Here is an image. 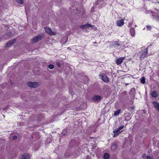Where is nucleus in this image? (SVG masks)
<instances>
[{
	"label": "nucleus",
	"mask_w": 159,
	"mask_h": 159,
	"mask_svg": "<svg viewBox=\"0 0 159 159\" xmlns=\"http://www.w3.org/2000/svg\"><path fill=\"white\" fill-rule=\"evenodd\" d=\"M148 51L147 48H146L145 49L144 52L139 53L137 55L138 57H139L141 60L143 59L147 54Z\"/></svg>",
	"instance_id": "1"
},
{
	"label": "nucleus",
	"mask_w": 159,
	"mask_h": 159,
	"mask_svg": "<svg viewBox=\"0 0 159 159\" xmlns=\"http://www.w3.org/2000/svg\"><path fill=\"white\" fill-rule=\"evenodd\" d=\"M99 78L102 79L103 81L106 83H108L109 81V80L107 76L105 74L100 73L99 75Z\"/></svg>",
	"instance_id": "2"
},
{
	"label": "nucleus",
	"mask_w": 159,
	"mask_h": 159,
	"mask_svg": "<svg viewBox=\"0 0 159 159\" xmlns=\"http://www.w3.org/2000/svg\"><path fill=\"white\" fill-rule=\"evenodd\" d=\"M27 85L31 88H36L39 86V84L37 82H29L27 83Z\"/></svg>",
	"instance_id": "3"
},
{
	"label": "nucleus",
	"mask_w": 159,
	"mask_h": 159,
	"mask_svg": "<svg viewBox=\"0 0 159 159\" xmlns=\"http://www.w3.org/2000/svg\"><path fill=\"white\" fill-rule=\"evenodd\" d=\"M112 47L117 49H120L121 48V43L120 42H114L111 44Z\"/></svg>",
	"instance_id": "4"
},
{
	"label": "nucleus",
	"mask_w": 159,
	"mask_h": 159,
	"mask_svg": "<svg viewBox=\"0 0 159 159\" xmlns=\"http://www.w3.org/2000/svg\"><path fill=\"white\" fill-rule=\"evenodd\" d=\"M44 29L46 32L50 35H55L56 34V33L55 32L52 31L51 29L49 27H45Z\"/></svg>",
	"instance_id": "5"
},
{
	"label": "nucleus",
	"mask_w": 159,
	"mask_h": 159,
	"mask_svg": "<svg viewBox=\"0 0 159 159\" xmlns=\"http://www.w3.org/2000/svg\"><path fill=\"white\" fill-rule=\"evenodd\" d=\"M102 98L100 96L98 95H95L93 97L92 100L93 101L98 102L100 101Z\"/></svg>",
	"instance_id": "6"
},
{
	"label": "nucleus",
	"mask_w": 159,
	"mask_h": 159,
	"mask_svg": "<svg viewBox=\"0 0 159 159\" xmlns=\"http://www.w3.org/2000/svg\"><path fill=\"white\" fill-rule=\"evenodd\" d=\"M42 36L41 35H38L37 36L34 37L32 40V42L33 43H34L40 40L41 39Z\"/></svg>",
	"instance_id": "7"
},
{
	"label": "nucleus",
	"mask_w": 159,
	"mask_h": 159,
	"mask_svg": "<svg viewBox=\"0 0 159 159\" xmlns=\"http://www.w3.org/2000/svg\"><path fill=\"white\" fill-rule=\"evenodd\" d=\"M125 120L127 121L129 120L131 118L130 114L129 113H125L124 114Z\"/></svg>",
	"instance_id": "8"
},
{
	"label": "nucleus",
	"mask_w": 159,
	"mask_h": 159,
	"mask_svg": "<svg viewBox=\"0 0 159 159\" xmlns=\"http://www.w3.org/2000/svg\"><path fill=\"white\" fill-rule=\"evenodd\" d=\"M122 131L119 130L118 128L114 129L113 131V132L114 133V136L115 137H116L119 134H120Z\"/></svg>",
	"instance_id": "9"
},
{
	"label": "nucleus",
	"mask_w": 159,
	"mask_h": 159,
	"mask_svg": "<svg viewBox=\"0 0 159 159\" xmlns=\"http://www.w3.org/2000/svg\"><path fill=\"white\" fill-rule=\"evenodd\" d=\"M118 145L116 143L112 144L111 147V149L112 151H114L118 148Z\"/></svg>",
	"instance_id": "10"
},
{
	"label": "nucleus",
	"mask_w": 159,
	"mask_h": 159,
	"mask_svg": "<svg viewBox=\"0 0 159 159\" xmlns=\"http://www.w3.org/2000/svg\"><path fill=\"white\" fill-rule=\"evenodd\" d=\"M80 27L82 29H84L89 28H91L92 25L89 24H87L84 25H81L80 26Z\"/></svg>",
	"instance_id": "11"
},
{
	"label": "nucleus",
	"mask_w": 159,
	"mask_h": 159,
	"mask_svg": "<svg viewBox=\"0 0 159 159\" xmlns=\"http://www.w3.org/2000/svg\"><path fill=\"white\" fill-rule=\"evenodd\" d=\"M16 41V39H13L8 42L6 44V47H9L11 46Z\"/></svg>",
	"instance_id": "12"
},
{
	"label": "nucleus",
	"mask_w": 159,
	"mask_h": 159,
	"mask_svg": "<svg viewBox=\"0 0 159 159\" xmlns=\"http://www.w3.org/2000/svg\"><path fill=\"white\" fill-rule=\"evenodd\" d=\"M124 59V57H120L118 59H117L116 60V63L118 65L120 64Z\"/></svg>",
	"instance_id": "13"
},
{
	"label": "nucleus",
	"mask_w": 159,
	"mask_h": 159,
	"mask_svg": "<svg viewBox=\"0 0 159 159\" xmlns=\"http://www.w3.org/2000/svg\"><path fill=\"white\" fill-rule=\"evenodd\" d=\"M124 19H123L122 20H118L116 21V24L118 26H121L124 25Z\"/></svg>",
	"instance_id": "14"
},
{
	"label": "nucleus",
	"mask_w": 159,
	"mask_h": 159,
	"mask_svg": "<svg viewBox=\"0 0 159 159\" xmlns=\"http://www.w3.org/2000/svg\"><path fill=\"white\" fill-rule=\"evenodd\" d=\"M152 104L156 108L157 111H159V103L157 102L154 101L152 103Z\"/></svg>",
	"instance_id": "15"
},
{
	"label": "nucleus",
	"mask_w": 159,
	"mask_h": 159,
	"mask_svg": "<svg viewBox=\"0 0 159 159\" xmlns=\"http://www.w3.org/2000/svg\"><path fill=\"white\" fill-rule=\"evenodd\" d=\"M130 32L132 36H134L135 34V30L132 27L130 29Z\"/></svg>",
	"instance_id": "16"
},
{
	"label": "nucleus",
	"mask_w": 159,
	"mask_h": 159,
	"mask_svg": "<svg viewBox=\"0 0 159 159\" xmlns=\"http://www.w3.org/2000/svg\"><path fill=\"white\" fill-rule=\"evenodd\" d=\"M21 159H30V157L28 154H23L21 156Z\"/></svg>",
	"instance_id": "17"
},
{
	"label": "nucleus",
	"mask_w": 159,
	"mask_h": 159,
	"mask_svg": "<svg viewBox=\"0 0 159 159\" xmlns=\"http://www.w3.org/2000/svg\"><path fill=\"white\" fill-rule=\"evenodd\" d=\"M151 95L152 97L156 98L157 96V94L156 92L155 91H154L152 93Z\"/></svg>",
	"instance_id": "18"
},
{
	"label": "nucleus",
	"mask_w": 159,
	"mask_h": 159,
	"mask_svg": "<svg viewBox=\"0 0 159 159\" xmlns=\"http://www.w3.org/2000/svg\"><path fill=\"white\" fill-rule=\"evenodd\" d=\"M109 157V155L108 153H106L104 154L103 157L105 159H108Z\"/></svg>",
	"instance_id": "19"
},
{
	"label": "nucleus",
	"mask_w": 159,
	"mask_h": 159,
	"mask_svg": "<svg viewBox=\"0 0 159 159\" xmlns=\"http://www.w3.org/2000/svg\"><path fill=\"white\" fill-rule=\"evenodd\" d=\"M152 16H153V19L155 20H156L158 21H159V16L156 15H152Z\"/></svg>",
	"instance_id": "20"
},
{
	"label": "nucleus",
	"mask_w": 159,
	"mask_h": 159,
	"mask_svg": "<svg viewBox=\"0 0 159 159\" xmlns=\"http://www.w3.org/2000/svg\"><path fill=\"white\" fill-rule=\"evenodd\" d=\"M120 112V110L119 109L116 111H115L114 112V115L115 116H117L118 115Z\"/></svg>",
	"instance_id": "21"
},
{
	"label": "nucleus",
	"mask_w": 159,
	"mask_h": 159,
	"mask_svg": "<svg viewBox=\"0 0 159 159\" xmlns=\"http://www.w3.org/2000/svg\"><path fill=\"white\" fill-rule=\"evenodd\" d=\"M141 82L142 84H144L145 83V78L144 77H143L141 78Z\"/></svg>",
	"instance_id": "22"
},
{
	"label": "nucleus",
	"mask_w": 159,
	"mask_h": 159,
	"mask_svg": "<svg viewBox=\"0 0 159 159\" xmlns=\"http://www.w3.org/2000/svg\"><path fill=\"white\" fill-rule=\"evenodd\" d=\"M16 2L20 4H23L24 2L23 0H16Z\"/></svg>",
	"instance_id": "23"
},
{
	"label": "nucleus",
	"mask_w": 159,
	"mask_h": 159,
	"mask_svg": "<svg viewBox=\"0 0 159 159\" xmlns=\"http://www.w3.org/2000/svg\"><path fill=\"white\" fill-rule=\"evenodd\" d=\"M54 67L53 65L52 64L49 65L48 66V68L50 69H52Z\"/></svg>",
	"instance_id": "24"
},
{
	"label": "nucleus",
	"mask_w": 159,
	"mask_h": 159,
	"mask_svg": "<svg viewBox=\"0 0 159 159\" xmlns=\"http://www.w3.org/2000/svg\"><path fill=\"white\" fill-rule=\"evenodd\" d=\"M146 28L147 29L150 30L152 28V27L150 25H147L146 26Z\"/></svg>",
	"instance_id": "25"
},
{
	"label": "nucleus",
	"mask_w": 159,
	"mask_h": 159,
	"mask_svg": "<svg viewBox=\"0 0 159 159\" xmlns=\"http://www.w3.org/2000/svg\"><path fill=\"white\" fill-rule=\"evenodd\" d=\"M146 158L147 159H152V157L150 156H147L146 157Z\"/></svg>",
	"instance_id": "26"
},
{
	"label": "nucleus",
	"mask_w": 159,
	"mask_h": 159,
	"mask_svg": "<svg viewBox=\"0 0 159 159\" xmlns=\"http://www.w3.org/2000/svg\"><path fill=\"white\" fill-rule=\"evenodd\" d=\"M56 65L58 67H60L61 66V64L59 62H57L56 63Z\"/></svg>",
	"instance_id": "27"
},
{
	"label": "nucleus",
	"mask_w": 159,
	"mask_h": 159,
	"mask_svg": "<svg viewBox=\"0 0 159 159\" xmlns=\"http://www.w3.org/2000/svg\"><path fill=\"white\" fill-rule=\"evenodd\" d=\"M124 127V125H121V126H120L118 128V129L120 130L121 129L123 128Z\"/></svg>",
	"instance_id": "28"
},
{
	"label": "nucleus",
	"mask_w": 159,
	"mask_h": 159,
	"mask_svg": "<svg viewBox=\"0 0 159 159\" xmlns=\"http://www.w3.org/2000/svg\"><path fill=\"white\" fill-rule=\"evenodd\" d=\"M132 24V23L131 22H129V24H128V26L129 27H130L131 26V25Z\"/></svg>",
	"instance_id": "29"
},
{
	"label": "nucleus",
	"mask_w": 159,
	"mask_h": 159,
	"mask_svg": "<svg viewBox=\"0 0 159 159\" xmlns=\"http://www.w3.org/2000/svg\"><path fill=\"white\" fill-rule=\"evenodd\" d=\"M11 33L10 32H8L7 34V35L9 36H11Z\"/></svg>",
	"instance_id": "30"
},
{
	"label": "nucleus",
	"mask_w": 159,
	"mask_h": 159,
	"mask_svg": "<svg viewBox=\"0 0 159 159\" xmlns=\"http://www.w3.org/2000/svg\"><path fill=\"white\" fill-rule=\"evenodd\" d=\"M146 157V154L145 153H144V154H143V155H142V157L144 158V159L145 157Z\"/></svg>",
	"instance_id": "31"
},
{
	"label": "nucleus",
	"mask_w": 159,
	"mask_h": 159,
	"mask_svg": "<svg viewBox=\"0 0 159 159\" xmlns=\"http://www.w3.org/2000/svg\"><path fill=\"white\" fill-rule=\"evenodd\" d=\"M17 138V137L16 136H14L12 137V139L13 140L16 139Z\"/></svg>",
	"instance_id": "32"
},
{
	"label": "nucleus",
	"mask_w": 159,
	"mask_h": 159,
	"mask_svg": "<svg viewBox=\"0 0 159 159\" xmlns=\"http://www.w3.org/2000/svg\"><path fill=\"white\" fill-rule=\"evenodd\" d=\"M134 108L135 107H134V106H132L131 107V109L132 110L134 109Z\"/></svg>",
	"instance_id": "33"
},
{
	"label": "nucleus",
	"mask_w": 159,
	"mask_h": 159,
	"mask_svg": "<svg viewBox=\"0 0 159 159\" xmlns=\"http://www.w3.org/2000/svg\"><path fill=\"white\" fill-rule=\"evenodd\" d=\"M129 83H126V84H125V85H126V86H127V85H129Z\"/></svg>",
	"instance_id": "34"
},
{
	"label": "nucleus",
	"mask_w": 159,
	"mask_h": 159,
	"mask_svg": "<svg viewBox=\"0 0 159 159\" xmlns=\"http://www.w3.org/2000/svg\"><path fill=\"white\" fill-rule=\"evenodd\" d=\"M94 43H97V42H94Z\"/></svg>",
	"instance_id": "35"
}]
</instances>
